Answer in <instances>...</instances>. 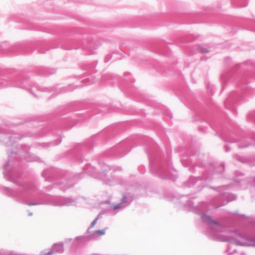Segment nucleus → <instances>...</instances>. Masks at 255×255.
<instances>
[{
    "mask_svg": "<svg viewBox=\"0 0 255 255\" xmlns=\"http://www.w3.org/2000/svg\"><path fill=\"white\" fill-rule=\"evenodd\" d=\"M93 224H95V221L93 222Z\"/></svg>",
    "mask_w": 255,
    "mask_h": 255,
    "instance_id": "obj_4",
    "label": "nucleus"
},
{
    "mask_svg": "<svg viewBox=\"0 0 255 255\" xmlns=\"http://www.w3.org/2000/svg\"><path fill=\"white\" fill-rule=\"evenodd\" d=\"M95 233L99 236H102L105 234V232L104 230H97L96 231Z\"/></svg>",
    "mask_w": 255,
    "mask_h": 255,
    "instance_id": "obj_1",
    "label": "nucleus"
},
{
    "mask_svg": "<svg viewBox=\"0 0 255 255\" xmlns=\"http://www.w3.org/2000/svg\"><path fill=\"white\" fill-rule=\"evenodd\" d=\"M123 200L124 202H126V197L125 196H123Z\"/></svg>",
    "mask_w": 255,
    "mask_h": 255,
    "instance_id": "obj_3",
    "label": "nucleus"
},
{
    "mask_svg": "<svg viewBox=\"0 0 255 255\" xmlns=\"http://www.w3.org/2000/svg\"><path fill=\"white\" fill-rule=\"evenodd\" d=\"M121 203H119L116 205H115L114 207H113V209L114 210H116V209H118L119 208H120L121 207Z\"/></svg>",
    "mask_w": 255,
    "mask_h": 255,
    "instance_id": "obj_2",
    "label": "nucleus"
}]
</instances>
